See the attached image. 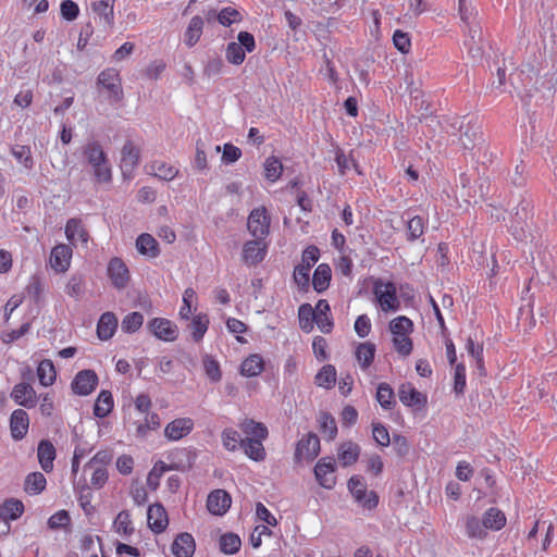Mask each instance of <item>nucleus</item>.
<instances>
[{
	"label": "nucleus",
	"instance_id": "obj_1",
	"mask_svg": "<svg viewBox=\"0 0 557 557\" xmlns=\"http://www.w3.org/2000/svg\"><path fill=\"white\" fill-rule=\"evenodd\" d=\"M83 154L88 164L94 170L95 178L98 183H110L112 180V170L101 145L97 141H90L85 145Z\"/></svg>",
	"mask_w": 557,
	"mask_h": 557
},
{
	"label": "nucleus",
	"instance_id": "obj_2",
	"mask_svg": "<svg viewBox=\"0 0 557 557\" xmlns=\"http://www.w3.org/2000/svg\"><path fill=\"white\" fill-rule=\"evenodd\" d=\"M373 294L375 299L384 312H395L400 308V301L397 297V289L392 282L376 280L373 284Z\"/></svg>",
	"mask_w": 557,
	"mask_h": 557
},
{
	"label": "nucleus",
	"instance_id": "obj_3",
	"mask_svg": "<svg viewBox=\"0 0 557 557\" xmlns=\"http://www.w3.org/2000/svg\"><path fill=\"white\" fill-rule=\"evenodd\" d=\"M320 251L315 246H308L301 256V263L294 270V280L300 287L309 285V273L311 268L318 262Z\"/></svg>",
	"mask_w": 557,
	"mask_h": 557
},
{
	"label": "nucleus",
	"instance_id": "obj_4",
	"mask_svg": "<svg viewBox=\"0 0 557 557\" xmlns=\"http://www.w3.org/2000/svg\"><path fill=\"white\" fill-rule=\"evenodd\" d=\"M97 84L98 86L107 90V97L110 101L117 102L123 98L121 78L116 70L107 69L102 71L98 75Z\"/></svg>",
	"mask_w": 557,
	"mask_h": 557
},
{
	"label": "nucleus",
	"instance_id": "obj_5",
	"mask_svg": "<svg viewBox=\"0 0 557 557\" xmlns=\"http://www.w3.org/2000/svg\"><path fill=\"white\" fill-rule=\"evenodd\" d=\"M348 490L358 504L362 507L372 509L376 507L379 497L375 492L367 491L366 484L360 476H351L348 481Z\"/></svg>",
	"mask_w": 557,
	"mask_h": 557
},
{
	"label": "nucleus",
	"instance_id": "obj_6",
	"mask_svg": "<svg viewBox=\"0 0 557 557\" xmlns=\"http://www.w3.org/2000/svg\"><path fill=\"white\" fill-rule=\"evenodd\" d=\"M247 227L255 238H265L269 234L270 218L264 207L256 208L250 212Z\"/></svg>",
	"mask_w": 557,
	"mask_h": 557
},
{
	"label": "nucleus",
	"instance_id": "obj_7",
	"mask_svg": "<svg viewBox=\"0 0 557 557\" xmlns=\"http://www.w3.org/2000/svg\"><path fill=\"white\" fill-rule=\"evenodd\" d=\"M336 462L333 457L321 458L314 467V475L318 483L327 490H331L336 484V476L334 474Z\"/></svg>",
	"mask_w": 557,
	"mask_h": 557
},
{
	"label": "nucleus",
	"instance_id": "obj_8",
	"mask_svg": "<svg viewBox=\"0 0 557 557\" xmlns=\"http://www.w3.org/2000/svg\"><path fill=\"white\" fill-rule=\"evenodd\" d=\"M98 385V376L92 370L79 371L71 383L74 394L87 396L91 394Z\"/></svg>",
	"mask_w": 557,
	"mask_h": 557
},
{
	"label": "nucleus",
	"instance_id": "obj_9",
	"mask_svg": "<svg viewBox=\"0 0 557 557\" xmlns=\"http://www.w3.org/2000/svg\"><path fill=\"white\" fill-rule=\"evenodd\" d=\"M107 273L112 285L117 289H123L129 282V271L124 261L117 257L112 258L107 268Z\"/></svg>",
	"mask_w": 557,
	"mask_h": 557
},
{
	"label": "nucleus",
	"instance_id": "obj_10",
	"mask_svg": "<svg viewBox=\"0 0 557 557\" xmlns=\"http://www.w3.org/2000/svg\"><path fill=\"white\" fill-rule=\"evenodd\" d=\"M149 331L159 339L173 342L176 339L177 326L168 319L154 318L148 322Z\"/></svg>",
	"mask_w": 557,
	"mask_h": 557
},
{
	"label": "nucleus",
	"instance_id": "obj_11",
	"mask_svg": "<svg viewBox=\"0 0 557 557\" xmlns=\"http://www.w3.org/2000/svg\"><path fill=\"white\" fill-rule=\"evenodd\" d=\"M264 238H255L248 240L243 247V261L247 265H256L260 263L267 255V246L263 244Z\"/></svg>",
	"mask_w": 557,
	"mask_h": 557
},
{
	"label": "nucleus",
	"instance_id": "obj_12",
	"mask_svg": "<svg viewBox=\"0 0 557 557\" xmlns=\"http://www.w3.org/2000/svg\"><path fill=\"white\" fill-rule=\"evenodd\" d=\"M116 0H99L91 3V10L103 28H111L114 25V3Z\"/></svg>",
	"mask_w": 557,
	"mask_h": 557
},
{
	"label": "nucleus",
	"instance_id": "obj_13",
	"mask_svg": "<svg viewBox=\"0 0 557 557\" xmlns=\"http://www.w3.org/2000/svg\"><path fill=\"white\" fill-rule=\"evenodd\" d=\"M320 453V440L313 433L307 434L302 437L296 447L295 456L297 459H314Z\"/></svg>",
	"mask_w": 557,
	"mask_h": 557
},
{
	"label": "nucleus",
	"instance_id": "obj_14",
	"mask_svg": "<svg viewBox=\"0 0 557 557\" xmlns=\"http://www.w3.org/2000/svg\"><path fill=\"white\" fill-rule=\"evenodd\" d=\"M148 525L154 533L163 532L168 524V513L161 504L150 505L147 511Z\"/></svg>",
	"mask_w": 557,
	"mask_h": 557
},
{
	"label": "nucleus",
	"instance_id": "obj_15",
	"mask_svg": "<svg viewBox=\"0 0 557 557\" xmlns=\"http://www.w3.org/2000/svg\"><path fill=\"white\" fill-rule=\"evenodd\" d=\"M232 499L228 493L224 490H215L211 492L207 499L208 510L218 516L224 515L231 507Z\"/></svg>",
	"mask_w": 557,
	"mask_h": 557
},
{
	"label": "nucleus",
	"instance_id": "obj_16",
	"mask_svg": "<svg viewBox=\"0 0 557 557\" xmlns=\"http://www.w3.org/2000/svg\"><path fill=\"white\" fill-rule=\"evenodd\" d=\"M72 249L69 245H57L50 255V264L57 272H65L70 268Z\"/></svg>",
	"mask_w": 557,
	"mask_h": 557
},
{
	"label": "nucleus",
	"instance_id": "obj_17",
	"mask_svg": "<svg viewBox=\"0 0 557 557\" xmlns=\"http://www.w3.org/2000/svg\"><path fill=\"white\" fill-rule=\"evenodd\" d=\"M121 170L125 177H131L139 162V150L132 141L125 143L122 148Z\"/></svg>",
	"mask_w": 557,
	"mask_h": 557
},
{
	"label": "nucleus",
	"instance_id": "obj_18",
	"mask_svg": "<svg viewBox=\"0 0 557 557\" xmlns=\"http://www.w3.org/2000/svg\"><path fill=\"white\" fill-rule=\"evenodd\" d=\"M29 426L28 414L23 409H16L12 412L10 418V431L15 441L22 440Z\"/></svg>",
	"mask_w": 557,
	"mask_h": 557
},
{
	"label": "nucleus",
	"instance_id": "obj_19",
	"mask_svg": "<svg viewBox=\"0 0 557 557\" xmlns=\"http://www.w3.org/2000/svg\"><path fill=\"white\" fill-rule=\"evenodd\" d=\"M196 544L190 533L184 532L178 534L171 547L175 557H193Z\"/></svg>",
	"mask_w": 557,
	"mask_h": 557
},
{
	"label": "nucleus",
	"instance_id": "obj_20",
	"mask_svg": "<svg viewBox=\"0 0 557 557\" xmlns=\"http://www.w3.org/2000/svg\"><path fill=\"white\" fill-rule=\"evenodd\" d=\"M194 422L189 418H180L170 422L164 430L165 436L171 441H177L189 434Z\"/></svg>",
	"mask_w": 557,
	"mask_h": 557
},
{
	"label": "nucleus",
	"instance_id": "obj_21",
	"mask_svg": "<svg viewBox=\"0 0 557 557\" xmlns=\"http://www.w3.org/2000/svg\"><path fill=\"white\" fill-rule=\"evenodd\" d=\"M11 397L16 404L26 408H32L36 405V392L27 383L16 384L13 387Z\"/></svg>",
	"mask_w": 557,
	"mask_h": 557
},
{
	"label": "nucleus",
	"instance_id": "obj_22",
	"mask_svg": "<svg viewBox=\"0 0 557 557\" xmlns=\"http://www.w3.org/2000/svg\"><path fill=\"white\" fill-rule=\"evenodd\" d=\"M136 249L140 255L150 259L157 258L160 253L158 242L148 233H143L137 237Z\"/></svg>",
	"mask_w": 557,
	"mask_h": 557
},
{
	"label": "nucleus",
	"instance_id": "obj_23",
	"mask_svg": "<svg viewBox=\"0 0 557 557\" xmlns=\"http://www.w3.org/2000/svg\"><path fill=\"white\" fill-rule=\"evenodd\" d=\"M398 397L408 407L420 406L425 403V397L410 383H404L399 386Z\"/></svg>",
	"mask_w": 557,
	"mask_h": 557
},
{
	"label": "nucleus",
	"instance_id": "obj_24",
	"mask_svg": "<svg viewBox=\"0 0 557 557\" xmlns=\"http://www.w3.org/2000/svg\"><path fill=\"white\" fill-rule=\"evenodd\" d=\"M330 305L327 300L320 299L314 308L315 311V323L318 327L325 334L330 333L333 327V321L330 317Z\"/></svg>",
	"mask_w": 557,
	"mask_h": 557
},
{
	"label": "nucleus",
	"instance_id": "obj_25",
	"mask_svg": "<svg viewBox=\"0 0 557 557\" xmlns=\"http://www.w3.org/2000/svg\"><path fill=\"white\" fill-rule=\"evenodd\" d=\"M117 327V319L113 312H104L97 324L98 337L102 341L110 339Z\"/></svg>",
	"mask_w": 557,
	"mask_h": 557
},
{
	"label": "nucleus",
	"instance_id": "obj_26",
	"mask_svg": "<svg viewBox=\"0 0 557 557\" xmlns=\"http://www.w3.org/2000/svg\"><path fill=\"white\" fill-rule=\"evenodd\" d=\"M66 238L72 243L76 244L79 242L82 245H87L89 235L82 225V222L76 219H70L65 225Z\"/></svg>",
	"mask_w": 557,
	"mask_h": 557
},
{
	"label": "nucleus",
	"instance_id": "obj_27",
	"mask_svg": "<svg viewBox=\"0 0 557 557\" xmlns=\"http://www.w3.org/2000/svg\"><path fill=\"white\" fill-rule=\"evenodd\" d=\"M482 523L486 530L499 531L506 524V516L500 509L491 507L484 512Z\"/></svg>",
	"mask_w": 557,
	"mask_h": 557
},
{
	"label": "nucleus",
	"instance_id": "obj_28",
	"mask_svg": "<svg viewBox=\"0 0 557 557\" xmlns=\"http://www.w3.org/2000/svg\"><path fill=\"white\" fill-rule=\"evenodd\" d=\"M38 460L44 471L49 472L53 469L55 458L54 446L49 441H41L38 445Z\"/></svg>",
	"mask_w": 557,
	"mask_h": 557
},
{
	"label": "nucleus",
	"instance_id": "obj_29",
	"mask_svg": "<svg viewBox=\"0 0 557 557\" xmlns=\"http://www.w3.org/2000/svg\"><path fill=\"white\" fill-rule=\"evenodd\" d=\"M240 430L249 438L265 440L268 436V429L263 423L256 422L252 419H245L239 423Z\"/></svg>",
	"mask_w": 557,
	"mask_h": 557
},
{
	"label": "nucleus",
	"instance_id": "obj_30",
	"mask_svg": "<svg viewBox=\"0 0 557 557\" xmlns=\"http://www.w3.org/2000/svg\"><path fill=\"white\" fill-rule=\"evenodd\" d=\"M264 368L263 359L260 355L253 354L247 357L242 366H240V373L244 376L252 377L259 375Z\"/></svg>",
	"mask_w": 557,
	"mask_h": 557
},
{
	"label": "nucleus",
	"instance_id": "obj_31",
	"mask_svg": "<svg viewBox=\"0 0 557 557\" xmlns=\"http://www.w3.org/2000/svg\"><path fill=\"white\" fill-rule=\"evenodd\" d=\"M359 454L360 447L357 444L346 442L338 449V460L343 467H348L358 460Z\"/></svg>",
	"mask_w": 557,
	"mask_h": 557
},
{
	"label": "nucleus",
	"instance_id": "obj_32",
	"mask_svg": "<svg viewBox=\"0 0 557 557\" xmlns=\"http://www.w3.org/2000/svg\"><path fill=\"white\" fill-rule=\"evenodd\" d=\"M355 355L360 368L366 370L374 359L375 345L370 342L361 343L357 346Z\"/></svg>",
	"mask_w": 557,
	"mask_h": 557
},
{
	"label": "nucleus",
	"instance_id": "obj_33",
	"mask_svg": "<svg viewBox=\"0 0 557 557\" xmlns=\"http://www.w3.org/2000/svg\"><path fill=\"white\" fill-rule=\"evenodd\" d=\"M262 441L263 440L246 437L242 442V448L250 459L261 461L265 458V450L262 445Z\"/></svg>",
	"mask_w": 557,
	"mask_h": 557
},
{
	"label": "nucleus",
	"instance_id": "obj_34",
	"mask_svg": "<svg viewBox=\"0 0 557 557\" xmlns=\"http://www.w3.org/2000/svg\"><path fill=\"white\" fill-rule=\"evenodd\" d=\"M331 275H332V271H331V268L329 267V264H326V263L319 264L318 268L315 269V271L313 273V277H312L313 288L318 293L324 292L329 286Z\"/></svg>",
	"mask_w": 557,
	"mask_h": 557
},
{
	"label": "nucleus",
	"instance_id": "obj_35",
	"mask_svg": "<svg viewBox=\"0 0 557 557\" xmlns=\"http://www.w3.org/2000/svg\"><path fill=\"white\" fill-rule=\"evenodd\" d=\"M203 28V20L196 15L194 16L184 35V41L188 47H194L201 37Z\"/></svg>",
	"mask_w": 557,
	"mask_h": 557
},
{
	"label": "nucleus",
	"instance_id": "obj_36",
	"mask_svg": "<svg viewBox=\"0 0 557 557\" xmlns=\"http://www.w3.org/2000/svg\"><path fill=\"white\" fill-rule=\"evenodd\" d=\"M148 173L164 181H172L178 174V170L163 161H153L148 166Z\"/></svg>",
	"mask_w": 557,
	"mask_h": 557
},
{
	"label": "nucleus",
	"instance_id": "obj_37",
	"mask_svg": "<svg viewBox=\"0 0 557 557\" xmlns=\"http://www.w3.org/2000/svg\"><path fill=\"white\" fill-rule=\"evenodd\" d=\"M113 408V397L109 391H101L94 406V414L98 418L107 417Z\"/></svg>",
	"mask_w": 557,
	"mask_h": 557
},
{
	"label": "nucleus",
	"instance_id": "obj_38",
	"mask_svg": "<svg viewBox=\"0 0 557 557\" xmlns=\"http://www.w3.org/2000/svg\"><path fill=\"white\" fill-rule=\"evenodd\" d=\"M37 375L39 382L44 386H50L54 383L57 372L51 360L45 359L42 360L37 368Z\"/></svg>",
	"mask_w": 557,
	"mask_h": 557
},
{
	"label": "nucleus",
	"instance_id": "obj_39",
	"mask_svg": "<svg viewBox=\"0 0 557 557\" xmlns=\"http://www.w3.org/2000/svg\"><path fill=\"white\" fill-rule=\"evenodd\" d=\"M113 528L116 533L125 537L134 533L131 515L127 510H122L117 513L113 522Z\"/></svg>",
	"mask_w": 557,
	"mask_h": 557
},
{
	"label": "nucleus",
	"instance_id": "obj_40",
	"mask_svg": "<svg viewBox=\"0 0 557 557\" xmlns=\"http://www.w3.org/2000/svg\"><path fill=\"white\" fill-rule=\"evenodd\" d=\"M46 484V478L41 472H33L25 479V491L30 495H37L45 490Z\"/></svg>",
	"mask_w": 557,
	"mask_h": 557
},
{
	"label": "nucleus",
	"instance_id": "obj_41",
	"mask_svg": "<svg viewBox=\"0 0 557 557\" xmlns=\"http://www.w3.org/2000/svg\"><path fill=\"white\" fill-rule=\"evenodd\" d=\"M389 331L393 335H410L413 332V322L405 315H399L389 322Z\"/></svg>",
	"mask_w": 557,
	"mask_h": 557
},
{
	"label": "nucleus",
	"instance_id": "obj_42",
	"mask_svg": "<svg viewBox=\"0 0 557 557\" xmlns=\"http://www.w3.org/2000/svg\"><path fill=\"white\" fill-rule=\"evenodd\" d=\"M23 511L24 505L17 499H9L0 507V516L10 520H16Z\"/></svg>",
	"mask_w": 557,
	"mask_h": 557
},
{
	"label": "nucleus",
	"instance_id": "obj_43",
	"mask_svg": "<svg viewBox=\"0 0 557 557\" xmlns=\"http://www.w3.org/2000/svg\"><path fill=\"white\" fill-rule=\"evenodd\" d=\"M209 325V318L205 313L195 315L190 322L191 335L195 342L202 339Z\"/></svg>",
	"mask_w": 557,
	"mask_h": 557
},
{
	"label": "nucleus",
	"instance_id": "obj_44",
	"mask_svg": "<svg viewBox=\"0 0 557 557\" xmlns=\"http://www.w3.org/2000/svg\"><path fill=\"white\" fill-rule=\"evenodd\" d=\"M299 325L305 332H310L315 322V311L309 304H304L298 309Z\"/></svg>",
	"mask_w": 557,
	"mask_h": 557
},
{
	"label": "nucleus",
	"instance_id": "obj_45",
	"mask_svg": "<svg viewBox=\"0 0 557 557\" xmlns=\"http://www.w3.org/2000/svg\"><path fill=\"white\" fill-rule=\"evenodd\" d=\"M407 239L409 242H414L421 238L425 230L424 219L419 215L412 216L407 222Z\"/></svg>",
	"mask_w": 557,
	"mask_h": 557
},
{
	"label": "nucleus",
	"instance_id": "obj_46",
	"mask_svg": "<svg viewBox=\"0 0 557 557\" xmlns=\"http://www.w3.org/2000/svg\"><path fill=\"white\" fill-rule=\"evenodd\" d=\"M242 541L237 534L226 533L220 537V549L226 555H233L240 548Z\"/></svg>",
	"mask_w": 557,
	"mask_h": 557
},
{
	"label": "nucleus",
	"instance_id": "obj_47",
	"mask_svg": "<svg viewBox=\"0 0 557 557\" xmlns=\"http://www.w3.org/2000/svg\"><path fill=\"white\" fill-rule=\"evenodd\" d=\"M12 156L21 163L25 169L30 170L34 166L32 151L28 146L16 145L11 149Z\"/></svg>",
	"mask_w": 557,
	"mask_h": 557
},
{
	"label": "nucleus",
	"instance_id": "obj_48",
	"mask_svg": "<svg viewBox=\"0 0 557 557\" xmlns=\"http://www.w3.org/2000/svg\"><path fill=\"white\" fill-rule=\"evenodd\" d=\"M466 532L471 539L482 540L486 536V529L484 528L482 520L474 516L467 518Z\"/></svg>",
	"mask_w": 557,
	"mask_h": 557
},
{
	"label": "nucleus",
	"instance_id": "obj_49",
	"mask_svg": "<svg viewBox=\"0 0 557 557\" xmlns=\"http://www.w3.org/2000/svg\"><path fill=\"white\" fill-rule=\"evenodd\" d=\"M265 178L270 182H275L280 178L283 172L282 162L276 157H269L264 161Z\"/></svg>",
	"mask_w": 557,
	"mask_h": 557
},
{
	"label": "nucleus",
	"instance_id": "obj_50",
	"mask_svg": "<svg viewBox=\"0 0 557 557\" xmlns=\"http://www.w3.org/2000/svg\"><path fill=\"white\" fill-rule=\"evenodd\" d=\"M144 323V315L140 312L134 311L124 317L121 323V329L125 333H135Z\"/></svg>",
	"mask_w": 557,
	"mask_h": 557
},
{
	"label": "nucleus",
	"instance_id": "obj_51",
	"mask_svg": "<svg viewBox=\"0 0 557 557\" xmlns=\"http://www.w3.org/2000/svg\"><path fill=\"white\" fill-rule=\"evenodd\" d=\"M336 370L333 366H324L320 372L315 375V383L319 386L330 388L335 384Z\"/></svg>",
	"mask_w": 557,
	"mask_h": 557
},
{
	"label": "nucleus",
	"instance_id": "obj_52",
	"mask_svg": "<svg viewBox=\"0 0 557 557\" xmlns=\"http://www.w3.org/2000/svg\"><path fill=\"white\" fill-rule=\"evenodd\" d=\"M65 293L73 298H79L85 293V281L82 275H72L65 286Z\"/></svg>",
	"mask_w": 557,
	"mask_h": 557
},
{
	"label": "nucleus",
	"instance_id": "obj_53",
	"mask_svg": "<svg viewBox=\"0 0 557 557\" xmlns=\"http://www.w3.org/2000/svg\"><path fill=\"white\" fill-rule=\"evenodd\" d=\"M376 399L384 409H391L395 404L393 388L387 383H380L376 391Z\"/></svg>",
	"mask_w": 557,
	"mask_h": 557
},
{
	"label": "nucleus",
	"instance_id": "obj_54",
	"mask_svg": "<svg viewBox=\"0 0 557 557\" xmlns=\"http://www.w3.org/2000/svg\"><path fill=\"white\" fill-rule=\"evenodd\" d=\"M243 440L244 438H240L239 433L234 429L227 428L222 432L223 446L230 451H234L238 447H242Z\"/></svg>",
	"mask_w": 557,
	"mask_h": 557
},
{
	"label": "nucleus",
	"instance_id": "obj_55",
	"mask_svg": "<svg viewBox=\"0 0 557 557\" xmlns=\"http://www.w3.org/2000/svg\"><path fill=\"white\" fill-rule=\"evenodd\" d=\"M246 57L245 50L235 41H232L226 47V60L232 63L239 65L244 62Z\"/></svg>",
	"mask_w": 557,
	"mask_h": 557
},
{
	"label": "nucleus",
	"instance_id": "obj_56",
	"mask_svg": "<svg viewBox=\"0 0 557 557\" xmlns=\"http://www.w3.org/2000/svg\"><path fill=\"white\" fill-rule=\"evenodd\" d=\"M203 369L208 377L213 382H219L222 377L219 362L211 356L203 357Z\"/></svg>",
	"mask_w": 557,
	"mask_h": 557
},
{
	"label": "nucleus",
	"instance_id": "obj_57",
	"mask_svg": "<svg viewBox=\"0 0 557 557\" xmlns=\"http://www.w3.org/2000/svg\"><path fill=\"white\" fill-rule=\"evenodd\" d=\"M393 345L395 350L401 356H409L413 348L409 335H393Z\"/></svg>",
	"mask_w": 557,
	"mask_h": 557
},
{
	"label": "nucleus",
	"instance_id": "obj_58",
	"mask_svg": "<svg viewBox=\"0 0 557 557\" xmlns=\"http://www.w3.org/2000/svg\"><path fill=\"white\" fill-rule=\"evenodd\" d=\"M240 18V13L232 7L222 9L216 15V20L223 26H230L233 23L239 22Z\"/></svg>",
	"mask_w": 557,
	"mask_h": 557
},
{
	"label": "nucleus",
	"instance_id": "obj_59",
	"mask_svg": "<svg viewBox=\"0 0 557 557\" xmlns=\"http://www.w3.org/2000/svg\"><path fill=\"white\" fill-rule=\"evenodd\" d=\"M321 431L327 435L329 440H334L337 434V425L332 416L322 413L320 417Z\"/></svg>",
	"mask_w": 557,
	"mask_h": 557
},
{
	"label": "nucleus",
	"instance_id": "obj_60",
	"mask_svg": "<svg viewBox=\"0 0 557 557\" xmlns=\"http://www.w3.org/2000/svg\"><path fill=\"white\" fill-rule=\"evenodd\" d=\"M112 453L108 449L98 451L84 467L85 470L87 468L94 467H103L106 468L112 460Z\"/></svg>",
	"mask_w": 557,
	"mask_h": 557
},
{
	"label": "nucleus",
	"instance_id": "obj_61",
	"mask_svg": "<svg viewBox=\"0 0 557 557\" xmlns=\"http://www.w3.org/2000/svg\"><path fill=\"white\" fill-rule=\"evenodd\" d=\"M172 468L170 466H166L163 461L157 462L152 470L149 472V475L147 478V483L149 486L156 488L159 485V479L160 476L165 472L171 470Z\"/></svg>",
	"mask_w": 557,
	"mask_h": 557
},
{
	"label": "nucleus",
	"instance_id": "obj_62",
	"mask_svg": "<svg viewBox=\"0 0 557 557\" xmlns=\"http://www.w3.org/2000/svg\"><path fill=\"white\" fill-rule=\"evenodd\" d=\"M196 296L193 288H186L183 295V306L180 309L181 319L188 320L191 314V302Z\"/></svg>",
	"mask_w": 557,
	"mask_h": 557
},
{
	"label": "nucleus",
	"instance_id": "obj_63",
	"mask_svg": "<svg viewBox=\"0 0 557 557\" xmlns=\"http://www.w3.org/2000/svg\"><path fill=\"white\" fill-rule=\"evenodd\" d=\"M372 435L374 441L381 446H388L391 443L389 433L382 423L372 424Z\"/></svg>",
	"mask_w": 557,
	"mask_h": 557
},
{
	"label": "nucleus",
	"instance_id": "obj_64",
	"mask_svg": "<svg viewBox=\"0 0 557 557\" xmlns=\"http://www.w3.org/2000/svg\"><path fill=\"white\" fill-rule=\"evenodd\" d=\"M465 387H466V366L463 363H458L455 367L454 391L457 394H463Z\"/></svg>",
	"mask_w": 557,
	"mask_h": 557
}]
</instances>
